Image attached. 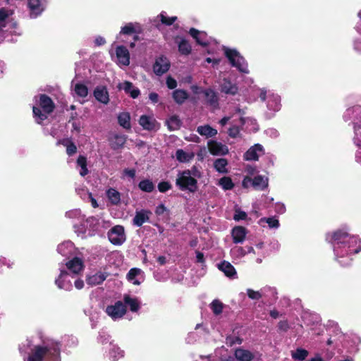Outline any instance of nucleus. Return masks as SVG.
<instances>
[{"instance_id": "obj_1", "label": "nucleus", "mask_w": 361, "mask_h": 361, "mask_svg": "<svg viewBox=\"0 0 361 361\" xmlns=\"http://www.w3.org/2000/svg\"><path fill=\"white\" fill-rule=\"evenodd\" d=\"M331 242L336 260L342 267H347L353 261L352 255L361 251V240L358 236L350 235L343 229L331 233Z\"/></svg>"}, {"instance_id": "obj_2", "label": "nucleus", "mask_w": 361, "mask_h": 361, "mask_svg": "<svg viewBox=\"0 0 361 361\" xmlns=\"http://www.w3.org/2000/svg\"><path fill=\"white\" fill-rule=\"evenodd\" d=\"M61 346L59 341L44 340L42 345L33 347L27 361H61Z\"/></svg>"}, {"instance_id": "obj_3", "label": "nucleus", "mask_w": 361, "mask_h": 361, "mask_svg": "<svg viewBox=\"0 0 361 361\" xmlns=\"http://www.w3.org/2000/svg\"><path fill=\"white\" fill-rule=\"evenodd\" d=\"M39 97V104L44 112L42 113L39 107L34 106L32 113L36 123L42 124L44 121L47 119L48 115L54 111L56 106L52 99L47 94H41Z\"/></svg>"}, {"instance_id": "obj_4", "label": "nucleus", "mask_w": 361, "mask_h": 361, "mask_svg": "<svg viewBox=\"0 0 361 361\" xmlns=\"http://www.w3.org/2000/svg\"><path fill=\"white\" fill-rule=\"evenodd\" d=\"M176 185L181 191H189L192 193L198 190L197 180L190 176L189 169L178 171Z\"/></svg>"}, {"instance_id": "obj_5", "label": "nucleus", "mask_w": 361, "mask_h": 361, "mask_svg": "<svg viewBox=\"0 0 361 361\" xmlns=\"http://www.w3.org/2000/svg\"><path fill=\"white\" fill-rule=\"evenodd\" d=\"M225 55L232 66L237 68L242 73H248L247 66L243 65L244 58L240 56L238 51L235 49H226Z\"/></svg>"}, {"instance_id": "obj_6", "label": "nucleus", "mask_w": 361, "mask_h": 361, "mask_svg": "<svg viewBox=\"0 0 361 361\" xmlns=\"http://www.w3.org/2000/svg\"><path fill=\"white\" fill-rule=\"evenodd\" d=\"M108 238L114 245H121L126 241L124 227L116 225L112 227L107 233Z\"/></svg>"}, {"instance_id": "obj_7", "label": "nucleus", "mask_w": 361, "mask_h": 361, "mask_svg": "<svg viewBox=\"0 0 361 361\" xmlns=\"http://www.w3.org/2000/svg\"><path fill=\"white\" fill-rule=\"evenodd\" d=\"M105 312L113 320H116L126 314L127 308L122 301L118 300L114 305H108Z\"/></svg>"}, {"instance_id": "obj_8", "label": "nucleus", "mask_w": 361, "mask_h": 361, "mask_svg": "<svg viewBox=\"0 0 361 361\" xmlns=\"http://www.w3.org/2000/svg\"><path fill=\"white\" fill-rule=\"evenodd\" d=\"M30 16L35 18L40 16L46 8V0H27Z\"/></svg>"}, {"instance_id": "obj_9", "label": "nucleus", "mask_w": 361, "mask_h": 361, "mask_svg": "<svg viewBox=\"0 0 361 361\" xmlns=\"http://www.w3.org/2000/svg\"><path fill=\"white\" fill-rule=\"evenodd\" d=\"M139 124L144 130L148 131H157L160 128V124L152 116L142 115L139 118Z\"/></svg>"}, {"instance_id": "obj_10", "label": "nucleus", "mask_w": 361, "mask_h": 361, "mask_svg": "<svg viewBox=\"0 0 361 361\" xmlns=\"http://www.w3.org/2000/svg\"><path fill=\"white\" fill-rule=\"evenodd\" d=\"M128 136L118 133H114L108 137L109 146L111 149L116 151L123 148Z\"/></svg>"}, {"instance_id": "obj_11", "label": "nucleus", "mask_w": 361, "mask_h": 361, "mask_svg": "<svg viewBox=\"0 0 361 361\" xmlns=\"http://www.w3.org/2000/svg\"><path fill=\"white\" fill-rule=\"evenodd\" d=\"M170 66L168 59L162 56L156 59L153 71L157 75H162L169 70Z\"/></svg>"}, {"instance_id": "obj_12", "label": "nucleus", "mask_w": 361, "mask_h": 361, "mask_svg": "<svg viewBox=\"0 0 361 361\" xmlns=\"http://www.w3.org/2000/svg\"><path fill=\"white\" fill-rule=\"evenodd\" d=\"M188 33L195 40L196 43L203 47H207L209 44L207 39V35L204 31H200L195 27H191Z\"/></svg>"}, {"instance_id": "obj_13", "label": "nucleus", "mask_w": 361, "mask_h": 361, "mask_svg": "<svg viewBox=\"0 0 361 361\" xmlns=\"http://www.w3.org/2000/svg\"><path fill=\"white\" fill-rule=\"evenodd\" d=\"M207 145L209 152L213 155H224L228 152L227 146L215 140H209Z\"/></svg>"}, {"instance_id": "obj_14", "label": "nucleus", "mask_w": 361, "mask_h": 361, "mask_svg": "<svg viewBox=\"0 0 361 361\" xmlns=\"http://www.w3.org/2000/svg\"><path fill=\"white\" fill-rule=\"evenodd\" d=\"M206 103L214 109L219 107V97L217 93L212 89L208 88L203 91Z\"/></svg>"}, {"instance_id": "obj_15", "label": "nucleus", "mask_w": 361, "mask_h": 361, "mask_svg": "<svg viewBox=\"0 0 361 361\" xmlns=\"http://www.w3.org/2000/svg\"><path fill=\"white\" fill-rule=\"evenodd\" d=\"M152 212L147 209H141L140 211H136L135 215L133 219V225L140 227L143 224L149 221V215Z\"/></svg>"}, {"instance_id": "obj_16", "label": "nucleus", "mask_w": 361, "mask_h": 361, "mask_svg": "<svg viewBox=\"0 0 361 361\" xmlns=\"http://www.w3.org/2000/svg\"><path fill=\"white\" fill-rule=\"evenodd\" d=\"M258 152L264 153V148L260 144H255L244 154V159L247 161H257L259 159Z\"/></svg>"}, {"instance_id": "obj_17", "label": "nucleus", "mask_w": 361, "mask_h": 361, "mask_svg": "<svg viewBox=\"0 0 361 361\" xmlns=\"http://www.w3.org/2000/svg\"><path fill=\"white\" fill-rule=\"evenodd\" d=\"M95 99L104 104H107L109 102V96L106 86H97L94 90Z\"/></svg>"}, {"instance_id": "obj_18", "label": "nucleus", "mask_w": 361, "mask_h": 361, "mask_svg": "<svg viewBox=\"0 0 361 361\" xmlns=\"http://www.w3.org/2000/svg\"><path fill=\"white\" fill-rule=\"evenodd\" d=\"M116 55L119 62L124 66H128L130 63V53L128 49L123 46H118L116 49Z\"/></svg>"}, {"instance_id": "obj_19", "label": "nucleus", "mask_w": 361, "mask_h": 361, "mask_svg": "<svg viewBox=\"0 0 361 361\" xmlns=\"http://www.w3.org/2000/svg\"><path fill=\"white\" fill-rule=\"evenodd\" d=\"M247 229L240 226H235L231 231L233 242L235 244L243 243L246 237Z\"/></svg>"}, {"instance_id": "obj_20", "label": "nucleus", "mask_w": 361, "mask_h": 361, "mask_svg": "<svg viewBox=\"0 0 361 361\" xmlns=\"http://www.w3.org/2000/svg\"><path fill=\"white\" fill-rule=\"evenodd\" d=\"M175 42L178 44V51L182 55L188 56L192 51V47L189 42L179 36L175 37Z\"/></svg>"}, {"instance_id": "obj_21", "label": "nucleus", "mask_w": 361, "mask_h": 361, "mask_svg": "<svg viewBox=\"0 0 361 361\" xmlns=\"http://www.w3.org/2000/svg\"><path fill=\"white\" fill-rule=\"evenodd\" d=\"M66 265L68 269L72 271L74 274H79L84 268L82 259L77 257H75L67 262Z\"/></svg>"}, {"instance_id": "obj_22", "label": "nucleus", "mask_w": 361, "mask_h": 361, "mask_svg": "<svg viewBox=\"0 0 361 361\" xmlns=\"http://www.w3.org/2000/svg\"><path fill=\"white\" fill-rule=\"evenodd\" d=\"M221 91L226 94L235 95L238 93V87L235 84H233L230 80L224 78L220 85Z\"/></svg>"}, {"instance_id": "obj_23", "label": "nucleus", "mask_w": 361, "mask_h": 361, "mask_svg": "<svg viewBox=\"0 0 361 361\" xmlns=\"http://www.w3.org/2000/svg\"><path fill=\"white\" fill-rule=\"evenodd\" d=\"M109 274L106 272H97L92 276L87 278V283L90 286H94L102 284L107 278Z\"/></svg>"}, {"instance_id": "obj_24", "label": "nucleus", "mask_w": 361, "mask_h": 361, "mask_svg": "<svg viewBox=\"0 0 361 361\" xmlns=\"http://www.w3.org/2000/svg\"><path fill=\"white\" fill-rule=\"evenodd\" d=\"M120 89H123L125 92L129 94L133 99H136L140 94V91L137 87H135L133 84L130 81H125L120 84Z\"/></svg>"}, {"instance_id": "obj_25", "label": "nucleus", "mask_w": 361, "mask_h": 361, "mask_svg": "<svg viewBox=\"0 0 361 361\" xmlns=\"http://www.w3.org/2000/svg\"><path fill=\"white\" fill-rule=\"evenodd\" d=\"M234 355L235 358L239 361H252L255 357L252 352L240 348L235 350Z\"/></svg>"}, {"instance_id": "obj_26", "label": "nucleus", "mask_w": 361, "mask_h": 361, "mask_svg": "<svg viewBox=\"0 0 361 361\" xmlns=\"http://www.w3.org/2000/svg\"><path fill=\"white\" fill-rule=\"evenodd\" d=\"M172 97L176 104L181 105L189 98V94L185 90L177 89L172 92Z\"/></svg>"}, {"instance_id": "obj_27", "label": "nucleus", "mask_w": 361, "mask_h": 361, "mask_svg": "<svg viewBox=\"0 0 361 361\" xmlns=\"http://www.w3.org/2000/svg\"><path fill=\"white\" fill-rule=\"evenodd\" d=\"M218 267L227 277L233 278L237 275L235 267L228 262L224 261Z\"/></svg>"}, {"instance_id": "obj_28", "label": "nucleus", "mask_w": 361, "mask_h": 361, "mask_svg": "<svg viewBox=\"0 0 361 361\" xmlns=\"http://www.w3.org/2000/svg\"><path fill=\"white\" fill-rule=\"evenodd\" d=\"M118 124L126 130L131 129L130 114L127 111L121 112L118 115Z\"/></svg>"}, {"instance_id": "obj_29", "label": "nucleus", "mask_w": 361, "mask_h": 361, "mask_svg": "<svg viewBox=\"0 0 361 361\" xmlns=\"http://www.w3.org/2000/svg\"><path fill=\"white\" fill-rule=\"evenodd\" d=\"M252 185L258 190H264L268 187V178L263 176L257 175L252 178Z\"/></svg>"}, {"instance_id": "obj_30", "label": "nucleus", "mask_w": 361, "mask_h": 361, "mask_svg": "<svg viewBox=\"0 0 361 361\" xmlns=\"http://www.w3.org/2000/svg\"><path fill=\"white\" fill-rule=\"evenodd\" d=\"M197 132L200 135L205 136L207 138L214 137L217 134V130L209 125L198 126Z\"/></svg>"}, {"instance_id": "obj_31", "label": "nucleus", "mask_w": 361, "mask_h": 361, "mask_svg": "<svg viewBox=\"0 0 361 361\" xmlns=\"http://www.w3.org/2000/svg\"><path fill=\"white\" fill-rule=\"evenodd\" d=\"M58 144H61L66 147V153L69 157L74 155L77 152V147L72 140L66 138L60 140Z\"/></svg>"}, {"instance_id": "obj_32", "label": "nucleus", "mask_w": 361, "mask_h": 361, "mask_svg": "<svg viewBox=\"0 0 361 361\" xmlns=\"http://www.w3.org/2000/svg\"><path fill=\"white\" fill-rule=\"evenodd\" d=\"M166 123L167 124L168 129L170 131H174L180 129L182 125V121L177 115L171 116L168 120H166Z\"/></svg>"}, {"instance_id": "obj_33", "label": "nucleus", "mask_w": 361, "mask_h": 361, "mask_svg": "<svg viewBox=\"0 0 361 361\" xmlns=\"http://www.w3.org/2000/svg\"><path fill=\"white\" fill-rule=\"evenodd\" d=\"M124 304L128 305L131 312H136L140 309V303L137 298H132L130 295H126L123 298Z\"/></svg>"}, {"instance_id": "obj_34", "label": "nucleus", "mask_w": 361, "mask_h": 361, "mask_svg": "<svg viewBox=\"0 0 361 361\" xmlns=\"http://www.w3.org/2000/svg\"><path fill=\"white\" fill-rule=\"evenodd\" d=\"M194 154L192 153H187L182 149H178L176 152V158L180 163H187L192 159Z\"/></svg>"}, {"instance_id": "obj_35", "label": "nucleus", "mask_w": 361, "mask_h": 361, "mask_svg": "<svg viewBox=\"0 0 361 361\" xmlns=\"http://www.w3.org/2000/svg\"><path fill=\"white\" fill-rule=\"evenodd\" d=\"M106 195L109 198V200L114 205H117L120 203L121 201V194L118 191H117L114 188H109L106 191Z\"/></svg>"}, {"instance_id": "obj_36", "label": "nucleus", "mask_w": 361, "mask_h": 361, "mask_svg": "<svg viewBox=\"0 0 361 361\" xmlns=\"http://www.w3.org/2000/svg\"><path fill=\"white\" fill-rule=\"evenodd\" d=\"M140 32H141L140 28L139 27V30H137L135 25L132 23H127L125 26L121 27V30L120 31L121 35H131L133 34H139Z\"/></svg>"}, {"instance_id": "obj_37", "label": "nucleus", "mask_w": 361, "mask_h": 361, "mask_svg": "<svg viewBox=\"0 0 361 361\" xmlns=\"http://www.w3.org/2000/svg\"><path fill=\"white\" fill-rule=\"evenodd\" d=\"M138 188L143 192H152L154 188V184L149 179H144L141 180L138 184Z\"/></svg>"}, {"instance_id": "obj_38", "label": "nucleus", "mask_w": 361, "mask_h": 361, "mask_svg": "<svg viewBox=\"0 0 361 361\" xmlns=\"http://www.w3.org/2000/svg\"><path fill=\"white\" fill-rule=\"evenodd\" d=\"M141 273V269L139 268H132L129 270L127 274L126 278L129 281H133L134 285H140V282L137 280H135V277L140 275Z\"/></svg>"}, {"instance_id": "obj_39", "label": "nucleus", "mask_w": 361, "mask_h": 361, "mask_svg": "<svg viewBox=\"0 0 361 361\" xmlns=\"http://www.w3.org/2000/svg\"><path fill=\"white\" fill-rule=\"evenodd\" d=\"M227 164L228 161L226 159L219 158L214 161V166L218 172L226 173L227 172V170L226 169Z\"/></svg>"}, {"instance_id": "obj_40", "label": "nucleus", "mask_w": 361, "mask_h": 361, "mask_svg": "<svg viewBox=\"0 0 361 361\" xmlns=\"http://www.w3.org/2000/svg\"><path fill=\"white\" fill-rule=\"evenodd\" d=\"M308 355V351L303 348H297L295 352H292V357L295 360L302 361Z\"/></svg>"}, {"instance_id": "obj_41", "label": "nucleus", "mask_w": 361, "mask_h": 361, "mask_svg": "<svg viewBox=\"0 0 361 361\" xmlns=\"http://www.w3.org/2000/svg\"><path fill=\"white\" fill-rule=\"evenodd\" d=\"M74 91L75 94L80 97H86L88 94L87 87L82 83H77L75 85Z\"/></svg>"}, {"instance_id": "obj_42", "label": "nucleus", "mask_w": 361, "mask_h": 361, "mask_svg": "<svg viewBox=\"0 0 361 361\" xmlns=\"http://www.w3.org/2000/svg\"><path fill=\"white\" fill-rule=\"evenodd\" d=\"M219 183V185H221L222 188L225 190H231L234 187V184L232 181V179L228 176H224L220 178Z\"/></svg>"}, {"instance_id": "obj_43", "label": "nucleus", "mask_w": 361, "mask_h": 361, "mask_svg": "<svg viewBox=\"0 0 361 361\" xmlns=\"http://www.w3.org/2000/svg\"><path fill=\"white\" fill-rule=\"evenodd\" d=\"M159 16L161 23L168 26L173 25L178 19L176 16H166L165 12H161Z\"/></svg>"}, {"instance_id": "obj_44", "label": "nucleus", "mask_w": 361, "mask_h": 361, "mask_svg": "<svg viewBox=\"0 0 361 361\" xmlns=\"http://www.w3.org/2000/svg\"><path fill=\"white\" fill-rule=\"evenodd\" d=\"M109 354L111 357H112L113 360L116 361L123 357L124 352L123 350H121L119 347L114 345L113 348L110 350Z\"/></svg>"}, {"instance_id": "obj_45", "label": "nucleus", "mask_w": 361, "mask_h": 361, "mask_svg": "<svg viewBox=\"0 0 361 361\" xmlns=\"http://www.w3.org/2000/svg\"><path fill=\"white\" fill-rule=\"evenodd\" d=\"M223 303L219 300H214L211 303V309L214 314L219 315L223 311Z\"/></svg>"}, {"instance_id": "obj_46", "label": "nucleus", "mask_w": 361, "mask_h": 361, "mask_svg": "<svg viewBox=\"0 0 361 361\" xmlns=\"http://www.w3.org/2000/svg\"><path fill=\"white\" fill-rule=\"evenodd\" d=\"M157 188L160 192H166L172 188V185L169 181H161Z\"/></svg>"}, {"instance_id": "obj_47", "label": "nucleus", "mask_w": 361, "mask_h": 361, "mask_svg": "<svg viewBox=\"0 0 361 361\" xmlns=\"http://www.w3.org/2000/svg\"><path fill=\"white\" fill-rule=\"evenodd\" d=\"M247 295L252 300H259L262 298V294L259 291H255L250 288L247 290Z\"/></svg>"}, {"instance_id": "obj_48", "label": "nucleus", "mask_w": 361, "mask_h": 361, "mask_svg": "<svg viewBox=\"0 0 361 361\" xmlns=\"http://www.w3.org/2000/svg\"><path fill=\"white\" fill-rule=\"evenodd\" d=\"M68 274L66 271L65 270H62L61 271V274L59 276L58 279H56L55 280V283L56 285L60 288V289H62V288H64V286H63V281L61 280V279L65 276H67Z\"/></svg>"}, {"instance_id": "obj_49", "label": "nucleus", "mask_w": 361, "mask_h": 361, "mask_svg": "<svg viewBox=\"0 0 361 361\" xmlns=\"http://www.w3.org/2000/svg\"><path fill=\"white\" fill-rule=\"evenodd\" d=\"M86 222L90 227L92 228H94L96 226H97L99 224V219L95 216H89L86 219Z\"/></svg>"}, {"instance_id": "obj_50", "label": "nucleus", "mask_w": 361, "mask_h": 361, "mask_svg": "<svg viewBox=\"0 0 361 361\" xmlns=\"http://www.w3.org/2000/svg\"><path fill=\"white\" fill-rule=\"evenodd\" d=\"M247 215L246 212H245L240 209H238V210H235V213L234 214L233 219L235 221L245 220L247 218Z\"/></svg>"}, {"instance_id": "obj_51", "label": "nucleus", "mask_w": 361, "mask_h": 361, "mask_svg": "<svg viewBox=\"0 0 361 361\" xmlns=\"http://www.w3.org/2000/svg\"><path fill=\"white\" fill-rule=\"evenodd\" d=\"M266 222L270 228H278L279 226V221L275 217H269L266 219Z\"/></svg>"}, {"instance_id": "obj_52", "label": "nucleus", "mask_w": 361, "mask_h": 361, "mask_svg": "<svg viewBox=\"0 0 361 361\" xmlns=\"http://www.w3.org/2000/svg\"><path fill=\"white\" fill-rule=\"evenodd\" d=\"M279 330L281 331L286 332L290 326L287 320H281L278 323Z\"/></svg>"}, {"instance_id": "obj_53", "label": "nucleus", "mask_w": 361, "mask_h": 361, "mask_svg": "<svg viewBox=\"0 0 361 361\" xmlns=\"http://www.w3.org/2000/svg\"><path fill=\"white\" fill-rule=\"evenodd\" d=\"M166 85L169 89L173 90L177 86V82L171 76H168L166 78Z\"/></svg>"}, {"instance_id": "obj_54", "label": "nucleus", "mask_w": 361, "mask_h": 361, "mask_svg": "<svg viewBox=\"0 0 361 361\" xmlns=\"http://www.w3.org/2000/svg\"><path fill=\"white\" fill-rule=\"evenodd\" d=\"M77 165L80 168L87 166V158L83 155H80L77 159Z\"/></svg>"}, {"instance_id": "obj_55", "label": "nucleus", "mask_w": 361, "mask_h": 361, "mask_svg": "<svg viewBox=\"0 0 361 361\" xmlns=\"http://www.w3.org/2000/svg\"><path fill=\"white\" fill-rule=\"evenodd\" d=\"M239 133L240 130L238 126H233L228 129V135L231 137H236Z\"/></svg>"}, {"instance_id": "obj_56", "label": "nucleus", "mask_w": 361, "mask_h": 361, "mask_svg": "<svg viewBox=\"0 0 361 361\" xmlns=\"http://www.w3.org/2000/svg\"><path fill=\"white\" fill-rule=\"evenodd\" d=\"M196 254V262L203 264L205 262L204 256L202 252L199 250L195 251Z\"/></svg>"}, {"instance_id": "obj_57", "label": "nucleus", "mask_w": 361, "mask_h": 361, "mask_svg": "<svg viewBox=\"0 0 361 361\" xmlns=\"http://www.w3.org/2000/svg\"><path fill=\"white\" fill-rule=\"evenodd\" d=\"M9 25V20H6L4 22H0V31L1 32H12L11 30H9L8 26Z\"/></svg>"}, {"instance_id": "obj_58", "label": "nucleus", "mask_w": 361, "mask_h": 361, "mask_svg": "<svg viewBox=\"0 0 361 361\" xmlns=\"http://www.w3.org/2000/svg\"><path fill=\"white\" fill-rule=\"evenodd\" d=\"M189 171L190 172V176L195 177V178L200 177V172L195 166H193L191 169H189Z\"/></svg>"}, {"instance_id": "obj_59", "label": "nucleus", "mask_w": 361, "mask_h": 361, "mask_svg": "<svg viewBox=\"0 0 361 361\" xmlns=\"http://www.w3.org/2000/svg\"><path fill=\"white\" fill-rule=\"evenodd\" d=\"M166 210V207L163 204H161L156 207L155 214L158 216H160L163 214Z\"/></svg>"}, {"instance_id": "obj_60", "label": "nucleus", "mask_w": 361, "mask_h": 361, "mask_svg": "<svg viewBox=\"0 0 361 361\" xmlns=\"http://www.w3.org/2000/svg\"><path fill=\"white\" fill-rule=\"evenodd\" d=\"M8 17V14L7 11L5 8L0 9V22H4L7 20Z\"/></svg>"}, {"instance_id": "obj_61", "label": "nucleus", "mask_w": 361, "mask_h": 361, "mask_svg": "<svg viewBox=\"0 0 361 361\" xmlns=\"http://www.w3.org/2000/svg\"><path fill=\"white\" fill-rule=\"evenodd\" d=\"M124 173L131 178H134L135 176V170L134 169H126L123 171Z\"/></svg>"}, {"instance_id": "obj_62", "label": "nucleus", "mask_w": 361, "mask_h": 361, "mask_svg": "<svg viewBox=\"0 0 361 361\" xmlns=\"http://www.w3.org/2000/svg\"><path fill=\"white\" fill-rule=\"evenodd\" d=\"M149 99L154 103L156 104L159 102V95L156 92H151L149 94Z\"/></svg>"}, {"instance_id": "obj_63", "label": "nucleus", "mask_w": 361, "mask_h": 361, "mask_svg": "<svg viewBox=\"0 0 361 361\" xmlns=\"http://www.w3.org/2000/svg\"><path fill=\"white\" fill-rule=\"evenodd\" d=\"M94 43L97 46H102L106 43V40L104 37L99 36L95 39Z\"/></svg>"}, {"instance_id": "obj_64", "label": "nucleus", "mask_w": 361, "mask_h": 361, "mask_svg": "<svg viewBox=\"0 0 361 361\" xmlns=\"http://www.w3.org/2000/svg\"><path fill=\"white\" fill-rule=\"evenodd\" d=\"M74 285H75V287L77 288V289H82L84 286V282L82 279H77L75 280V283H74Z\"/></svg>"}]
</instances>
